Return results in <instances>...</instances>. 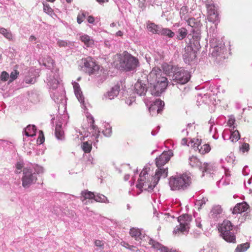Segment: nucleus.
Instances as JSON below:
<instances>
[{
	"mask_svg": "<svg viewBox=\"0 0 252 252\" xmlns=\"http://www.w3.org/2000/svg\"><path fill=\"white\" fill-rule=\"evenodd\" d=\"M150 168L148 166H145L141 172L138 179L136 187L139 189H143L151 192L158 184L160 178H165L167 177V170L160 169L159 171H156L155 176L150 178L148 172Z\"/></svg>",
	"mask_w": 252,
	"mask_h": 252,
	"instance_id": "nucleus-1",
	"label": "nucleus"
},
{
	"mask_svg": "<svg viewBox=\"0 0 252 252\" xmlns=\"http://www.w3.org/2000/svg\"><path fill=\"white\" fill-rule=\"evenodd\" d=\"M149 89L153 95L159 96L166 89L168 84L167 79L161 76V70L154 67L147 76Z\"/></svg>",
	"mask_w": 252,
	"mask_h": 252,
	"instance_id": "nucleus-2",
	"label": "nucleus"
},
{
	"mask_svg": "<svg viewBox=\"0 0 252 252\" xmlns=\"http://www.w3.org/2000/svg\"><path fill=\"white\" fill-rule=\"evenodd\" d=\"M46 82L49 87L52 99L57 103L62 102L64 98L65 93L63 88L59 85L58 73L51 71L46 79Z\"/></svg>",
	"mask_w": 252,
	"mask_h": 252,
	"instance_id": "nucleus-3",
	"label": "nucleus"
},
{
	"mask_svg": "<svg viewBox=\"0 0 252 252\" xmlns=\"http://www.w3.org/2000/svg\"><path fill=\"white\" fill-rule=\"evenodd\" d=\"M163 70L166 74L173 73L172 79L178 84H185L190 78L189 72L183 67L167 65L163 67Z\"/></svg>",
	"mask_w": 252,
	"mask_h": 252,
	"instance_id": "nucleus-4",
	"label": "nucleus"
},
{
	"mask_svg": "<svg viewBox=\"0 0 252 252\" xmlns=\"http://www.w3.org/2000/svg\"><path fill=\"white\" fill-rule=\"evenodd\" d=\"M191 183L190 176L187 173L171 177L169 184L172 190H184L188 189Z\"/></svg>",
	"mask_w": 252,
	"mask_h": 252,
	"instance_id": "nucleus-5",
	"label": "nucleus"
},
{
	"mask_svg": "<svg viewBox=\"0 0 252 252\" xmlns=\"http://www.w3.org/2000/svg\"><path fill=\"white\" fill-rule=\"evenodd\" d=\"M120 67L126 71H133L136 70L138 65V61L134 57L125 51L122 54L118 56Z\"/></svg>",
	"mask_w": 252,
	"mask_h": 252,
	"instance_id": "nucleus-6",
	"label": "nucleus"
},
{
	"mask_svg": "<svg viewBox=\"0 0 252 252\" xmlns=\"http://www.w3.org/2000/svg\"><path fill=\"white\" fill-rule=\"evenodd\" d=\"M213 30V32H211V29H210L208 32V35L210 36V45L211 47L210 53L213 57H217L222 56L226 51V49L222 41L218 40L215 28Z\"/></svg>",
	"mask_w": 252,
	"mask_h": 252,
	"instance_id": "nucleus-7",
	"label": "nucleus"
},
{
	"mask_svg": "<svg viewBox=\"0 0 252 252\" xmlns=\"http://www.w3.org/2000/svg\"><path fill=\"white\" fill-rule=\"evenodd\" d=\"M233 225L230 221L225 220L219 225V230L221 236L226 241L235 243L236 237L233 230Z\"/></svg>",
	"mask_w": 252,
	"mask_h": 252,
	"instance_id": "nucleus-8",
	"label": "nucleus"
},
{
	"mask_svg": "<svg viewBox=\"0 0 252 252\" xmlns=\"http://www.w3.org/2000/svg\"><path fill=\"white\" fill-rule=\"evenodd\" d=\"M205 6L207 10V19L209 22L215 24L214 27L210 29H211V32H213V29L214 28H215V32H216V25L220 21L218 6L209 0H207L205 1Z\"/></svg>",
	"mask_w": 252,
	"mask_h": 252,
	"instance_id": "nucleus-9",
	"label": "nucleus"
},
{
	"mask_svg": "<svg viewBox=\"0 0 252 252\" xmlns=\"http://www.w3.org/2000/svg\"><path fill=\"white\" fill-rule=\"evenodd\" d=\"M191 220V217L188 214H184L179 216L178 218V221L180 224L176 227L173 232L175 234L180 232L183 234L188 233Z\"/></svg>",
	"mask_w": 252,
	"mask_h": 252,
	"instance_id": "nucleus-10",
	"label": "nucleus"
},
{
	"mask_svg": "<svg viewBox=\"0 0 252 252\" xmlns=\"http://www.w3.org/2000/svg\"><path fill=\"white\" fill-rule=\"evenodd\" d=\"M22 178V186L24 188H28L32 185L35 183L37 180L36 174L30 168H24Z\"/></svg>",
	"mask_w": 252,
	"mask_h": 252,
	"instance_id": "nucleus-11",
	"label": "nucleus"
},
{
	"mask_svg": "<svg viewBox=\"0 0 252 252\" xmlns=\"http://www.w3.org/2000/svg\"><path fill=\"white\" fill-rule=\"evenodd\" d=\"M145 102L147 106L150 105L149 110L152 116L160 113L164 106V101L159 99H156L150 102L147 99H145Z\"/></svg>",
	"mask_w": 252,
	"mask_h": 252,
	"instance_id": "nucleus-12",
	"label": "nucleus"
},
{
	"mask_svg": "<svg viewBox=\"0 0 252 252\" xmlns=\"http://www.w3.org/2000/svg\"><path fill=\"white\" fill-rule=\"evenodd\" d=\"M173 154L171 151L163 152L158 158H156V163L158 167L157 171H160V169L167 170V176L168 175V168H164L163 166L166 164L173 156Z\"/></svg>",
	"mask_w": 252,
	"mask_h": 252,
	"instance_id": "nucleus-13",
	"label": "nucleus"
},
{
	"mask_svg": "<svg viewBox=\"0 0 252 252\" xmlns=\"http://www.w3.org/2000/svg\"><path fill=\"white\" fill-rule=\"evenodd\" d=\"M86 72L92 74L98 70L99 66L96 64L94 60L90 57L83 59L82 60Z\"/></svg>",
	"mask_w": 252,
	"mask_h": 252,
	"instance_id": "nucleus-14",
	"label": "nucleus"
},
{
	"mask_svg": "<svg viewBox=\"0 0 252 252\" xmlns=\"http://www.w3.org/2000/svg\"><path fill=\"white\" fill-rule=\"evenodd\" d=\"M189 164L192 167H198L203 173L210 172L211 165L207 163H202L196 157L189 158Z\"/></svg>",
	"mask_w": 252,
	"mask_h": 252,
	"instance_id": "nucleus-15",
	"label": "nucleus"
},
{
	"mask_svg": "<svg viewBox=\"0 0 252 252\" xmlns=\"http://www.w3.org/2000/svg\"><path fill=\"white\" fill-rule=\"evenodd\" d=\"M120 86L116 85L112 87L110 90L104 94L103 99L112 100L117 97L120 92Z\"/></svg>",
	"mask_w": 252,
	"mask_h": 252,
	"instance_id": "nucleus-16",
	"label": "nucleus"
},
{
	"mask_svg": "<svg viewBox=\"0 0 252 252\" xmlns=\"http://www.w3.org/2000/svg\"><path fill=\"white\" fill-rule=\"evenodd\" d=\"M222 212V209L221 207L219 205H215L212 208L209 214V217L214 221H217L221 218Z\"/></svg>",
	"mask_w": 252,
	"mask_h": 252,
	"instance_id": "nucleus-17",
	"label": "nucleus"
},
{
	"mask_svg": "<svg viewBox=\"0 0 252 252\" xmlns=\"http://www.w3.org/2000/svg\"><path fill=\"white\" fill-rule=\"evenodd\" d=\"M185 52L183 54V59L186 63H189L196 58L195 52L190 47H187L185 48Z\"/></svg>",
	"mask_w": 252,
	"mask_h": 252,
	"instance_id": "nucleus-18",
	"label": "nucleus"
},
{
	"mask_svg": "<svg viewBox=\"0 0 252 252\" xmlns=\"http://www.w3.org/2000/svg\"><path fill=\"white\" fill-rule=\"evenodd\" d=\"M147 91L145 85L141 81H138L134 85V91L140 96L145 94Z\"/></svg>",
	"mask_w": 252,
	"mask_h": 252,
	"instance_id": "nucleus-19",
	"label": "nucleus"
},
{
	"mask_svg": "<svg viewBox=\"0 0 252 252\" xmlns=\"http://www.w3.org/2000/svg\"><path fill=\"white\" fill-rule=\"evenodd\" d=\"M95 194L94 192L88 191V190H84L81 191L80 199L82 202L86 204L89 201H87V199L92 200L94 199Z\"/></svg>",
	"mask_w": 252,
	"mask_h": 252,
	"instance_id": "nucleus-20",
	"label": "nucleus"
},
{
	"mask_svg": "<svg viewBox=\"0 0 252 252\" xmlns=\"http://www.w3.org/2000/svg\"><path fill=\"white\" fill-rule=\"evenodd\" d=\"M129 234L136 241L142 240L145 237V234L143 233L140 229L133 227L130 229Z\"/></svg>",
	"mask_w": 252,
	"mask_h": 252,
	"instance_id": "nucleus-21",
	"label": "nucleus"
},
{
	"mask_svg": "<svg viewBox=\"0 0 252 252\" xmlns=\"http://www.w3.org/2000/svg\"><path fill=\"white\" fill-rule=\"evenodd\" d=\"M38 62L41 65H43L49 69L53 67L54 63L53 60L48 56L40 58Z\"/></svg>",
	"mask_w": 252,
	"mask_h": 252,
	"instance_id": "nucleus-22",
	"label": "nucleus"
},
{
	"mask_svg": "<svg viewBox=\"0 0 252 252\" xmlns=\"http://www.w3.org/2000/svg\"><path fill=\"white\" fill-rule=\"evenodd\" d=\"M55 135L58 140L63 141L65 139L64 131L60 123L56 124L55 129Z\"/></svg>",
	"mask_w": 252,
	"mask_h": 252,
	"instance_id": "nucleus-23",
	"label": "nucleus"
},
{
	"mask_svg": "<svg viewBox=\"0 0 252 252\" xmlns=\"http://www.w3.org/2000/svg\"><path fill=\"white\" fill-rule=\"evenodd\" d=\"M73 86L74 93L77 98L81 103H83L84 98L79 84L74 82L73 83Z\"/></svg>",
	"mask_w": 252,
	"mask_h": 252,
	"instance_id": "nucleus-24",
	"label": "nucleus"
},
{
	"mask_svg": "<svg viewBox=\"0 0 252 252\" xmlns=\"http://www.w3.org/2000/svg\"><path fill=\"white\" fill-rule=\"evenodd\" d=\"M79 39L87 47H92L94 44V41L92 37L86 34H80Z\"/></svg>",
	"mask_w": 252,
	"mask_h": 252,
	"instance_id": "nucleus-25",
	"label": "nucleus"
},
{
	"mask_svg": "<svg viewBox=\"0 0 252 252\" xmlns=\"http://www.w3.org/2000/svg\"><path fill=\"white\" fill-rule=\"evenodd\" d=\"M248 209V205L246 203L237 204L233 208V214H240Z\"/></svg>",
	"mask_w": 252,
	"mask_h": 252,
	"instance_id": "nucleus-26",
	"label": "nucleus"
},
{
	"mask_svg": "<svg viewBox=\"0 0 252 252\" xmlns=\"http://www.w3.org/2000/svg\"><path fill=\"white\" fill-rule=\"evenodd\" d=\"M211 94H206L202 95L201 94H199L197 95V102L198 103V105H200L201 102L205 103H209L211 101Z\"/></svg>",
	"mask_w": 252,
	"mask_h": 252,
	"instance_id": "nucleus-27",
	"label": "nucleus"
},
{
	"mask_svg": "<svg viewBox=\"0 0 252 252\" xmlns=\"http://www.w3.org/2000/svg\"><path fill=\"white\" fill-rule=\"evenodd\" d=\"M36 128L34 125H29L25 129V134L28 137H32L35 135Z\"/></svg>",
	"mask_w": 252,
	"mask_h": 252,
	"instance_id": "nucleus-28",
	"label": "nucleus"
},
{
	"mask_svg": "<svg viewBox=\"0 0 252 252\" xmlns=\"http://www.w3.org/2000/svg\"><path fill=\"white\" fill-rule=\"evenodd\" d=\"M147 28L148 31L153 33L159 34V32L161 28L159 26L156 25L155 23H151L148 25Z\"/></svg>",
	"mask_w": 252,
	"mask_h": 252,
	"instance_id": "nucleus-29",
	"label": "nucleus"
},
{
	"mask_svg": "<svg viewBox=\"0 0 252 252\" xmlns=\"http://www.w3.org/2000/svg\"><path fill=\"white\" fill-rule=\"evenodd\" d=\"M0 33L3 35V36L8 40H13V36L10 31H8L4 28H0Z\"/></svg>",
	"mask_w": 252,
	"mask_h": 252,
	"instance_id": "nucleus-30",
	"label": "nucleus"
},
{
	"mask_svg": "<svg viewBox=\"0 0 252 252\" xmlns=\"http://www.w3.org/2000/svg\"><path fill=\"white\" fill-rule=\"evenodd\" d=\"M159 34L170 38L173 37L175 35L174 32L170 29L168 28H162L161 27L160 30Z\"/></svg>",
	"mask_w": 252,
	"mask_h": 252,
	"instance_id": "nucleus-31",
	"label": "nucleus"
},
{
	"mask_svg": "<svg viewBox=\"0 0 252 252\" xmlns=\"http://www.w3.org/2000/svg\"><path fill=\"white\" fill-rule=\"evenodd\" d=\"M231 134L229 139L232 142H235L240 138V134L237 130L232 131L230 130Z\"/></svg>",
	"mask_w": 252,
	"mask_h": 252,
	"instance_id": "nucleus-32",
	"label": "nucleus"
},
{
	"mask_svg": "<svg viewBox=\"0 0 252 252\" xmlns=\"http://www.w3.org/2000/svg\"><path fill=\"white\" fill-rule=\"evenodd\" d=\"M94 199L96 202L109 203V201L107 197L104 195L100 193H97L96 195L95 194V197Z\"/></svg>",
	"mask_w": 252,
	"mask_h": 252,
	"instance_id": "nucleus-33",
	"label": "nucleus"
},
{
	"mask_svg": "<svg viewBox=\"0 0 252 252\" xmlns=\"http://www.w3.org/2000/svg\"><path fill=\"white\" fill-rule=\"evenodd\" d=\"M250 247V244L246 243L238 245L235 250V252H244Z\"/></svg>",
	"mask_w": 252,
	"mask_h": 252,
	"instance_id": "nucleus-34",
	"label": "nucleus"
},
{
	"mask_svg": "<svg viewBox=\"0 0 252 252\" xmlns=\"http://www.w3.org/2000/svg\"><path fill=\"white\" fill-rule=\"evenodd\" d=\"M188 9L187 6H183L180 11V15L182 20H187L188 18Z\"/></svg>",
	"mask_w": 252,
	"mask_h": 252,
	"instance_id": "nucleus-35",
	"label": "nucleus"
},
{
	"mask_svg": "<svg viewBox=\"0 0 252 252\" xmlns=\"http://www.w3.org/2000/svg\"><path fill=\"white\" fill-rule=\"evenodd\" d=\"M179 34L178 35V39L179 40H182L185 38L188 34V31L184 28H181L178 31Z\"/></svg>",
	"mask_w": 252,
	"mask_h": 252,
	"instance_id": "nucleus-36",
	"label": "nucleus"
},
{
	"mask_svg": "<svg viewBox=\"0 0 252 252\" xmlns=\"http://www.w3.org/2000/svg\"><path fill=\"white\" fill-rule=\"evenodd\" d=\"M211 150V148L209 144H204L200 146L198 151L201 154H205L208 153Z\"/></svg>",
	"mask_w": 252,
	"mask_h": 252,
	"instance_id": "nucleus-37",
	"label": "nucleus"
},
{
	"mask_svg": "<svg viewBox=\"0 0 252 252\" xmlns=\"http://www.w3.org/2000/svg\"><path fill=\"white\" fill-rule=\"evenodd\" d=\"M82 148L84 152L86 153L90 152L92 149V142L88 141L83 142L82 145Z\"/></svg>",
	"mask_w": 252,
	"mask_h": 252,
	"instance_id": "nucleus-38",
	"label": "nucleus"
},
{
	"mask_svg": "<svg viewBox=\"0 0 252 252\" xmlns=\"http://www.w3.org/2000/svg\"><path fill=\"white\" fill-rule=\"evenodd\" d=\"M43 10L46 13L51 16V17L55 15L53 10L49 6L48 4L44 3H43Z\"/></svg>",
	"mask_w": 252,
	"mask_h": 252,
	"instance_id": "nucleus-39",
	"label": "nucleus"
},
{
	"mask_svg": "<svg viewBox=\"0 0 252 252\" xmlns=\"http://www.w3.org/2000/svg\"><path fill=\"white\" fill-rule=\"evenodd\" d=\"M94 121L93 119V118H92V128L93 129V135L95 137V138H97L98 137V136H99V134L100 133V131L99 130L98 127L94 125Z\"/></svg>",
	"mask_w": 252,
	"mask_h": 252,
	"instance_id": "nucleus-40",
	"label": "nucleus"
},
{
	"mask_svg": "<svg viewBox=\"0 0 252 252\" xmlns=\"http://www.w3.org/2000/svg\"><path fill=\"white\" fill-rule=\"evenodd\" d=\"M208 199L206 197H203L196 201L195 205L198 206V209L201 208L208 201Z\"/></svg>",
	"mask_w": 252,
	"mask_h": 252,
	"instance_id": "nucleus-41",
	"label": "nucleus"
},
{
	"mask_svg": "<svg viewBox=\"0 0 252 252\" xmlns=\"http://www.w3.org/2000/svg\"><path fill=\"white\" fill-rule=\"evenodd\" d=\"M190 142L191 144L193 143V144L191 145V146L193 147L195 151H197L200 146L201 140H199L198 139L196 140L193 139L191 140Z\"/></svg>",
	"mask_w": 252,
	"mask_h": 252,
	"instance_id": "nucleus-42",
	"label": "nucleus"
},
{
	"mask_svg": "<svg viewBox=\"0 0 252 252\" xmlns=\"http://www.w3.org/2000/svg\"><path fill=\"white\" fill-rule=\"evenodd\" d=\"M105 129L103 130V133L105 136H110L111 135L112 130L110 126L108 124L105 125Z\"/></svg>",
	"mask_w": 252,
	"mask_h": 252,
	"instance_id": "nucleus-43",
	"label": "nucleus"
},
{
	"mask_svg": "<svg viewBox=\"0 0 252 252\" xmlns=\"http://www.w3.org/2000/svg\"><path fill=\"white\" fill-rule=\"evenodd\" d=\"M192 127V124L191 123L188 124L187 126L186 129H183L182 130V133L183 136H187L189 135V133L191 130V128ZM192 130V128H191Z\"/></svg>",
	"mask_w": 252,
	"mask_h": 252,
	"instance_id": "nucleus-44",
	"label": "nucleus"
},
{
	"mask_svg": "<svg viewBox=\"0 0 252 252\" xmlns=\"http://www.w3.org/2000/svg\"><path fill=\"white\" fill-rule=\"evenodd\" d=\"M192 37H193L192 40H193V41H194L193 44H194L195 46L197 47L198 46H199V40L200 39L199 33L196 32L195 33V34H194L192 36Z\"/></svg>",
	"mask_w": 252,
	"mask_h": 252,
	"instance_id": "nucleus-45",
	"label": "nucleus"
},
{
	"mask_svg": "<svg viewBox=\"0 0 252 252\" xmlns=\"http://www.w3.org/2000/svg\"><path fill=\"white\" fill-rule=\"evenodd\" d=\"M24 166V164L22 162L19 161L17 162L15 165V173L16 174L20 173L22 171V170L23 169Z\"/></svg>",
	"mask_w": 252,
	"mask_h": 252,
	"instance_id": "nucleus-46",
	"label": "nucleus"
},
{
	"mask_svg": "<svg viewBox=\"0 0 252 252\" xmlns=\"http://www.w3.org/2000/svg\"><path fill=\"white\" fill-rule=\"evenodd\" d=\"M250 150V146L248 143H244L240 146V150L242 153H244L246 152H248Z\"/></svg>",
	"mask_w": 252,
	"mask_h": 252,
	"instance_id": "nucleus-47",
	"label": "nucleus"
},
{
	"mask_svg": "<svg viewBox=\"0 0 252 252\" xmlns=\"http://www.w3.org/2000/svg\"><path fill=\"white\" fill-rule=\"evenodd\" d=\"M68 42L66 40L59 39L57 41V45L60 47H65L68 44Z\"/></svg>",
	"mask_w": 252,
	"mask_h": 252,
	"instance_id": "nucleus-48",
	"label": "nucleus"
},
{
	"mask_svg": "<svg viewBox=\"0 0 252 252\" xmlns=\"http://www.w3.org/2000/svg\"><path fill=\"white\" fill-rule=\"evenodd\" d=\"M19 72L17 70H14L11 72L10 75V79L9 82H11L15 79H16L17 77V75H18Z\"/></svg>",
	"mask_w": 252,
	"mask_h": 252,
	"instance_id": "nucleus-49",
	"label": "nucleus"
},
{
	"mask_svg": "<svg viewBox=\"0 0 252 252\" xmlns=\"http://www.w3.org/2000/svg\"><path fill=\"white\" fill-rule=\"evenodd\" d=\"M85 17H86L85 13H79L77 16V23L78 24H80L84 21V19H85Z\"/></svg>",
	"mask_w": 252,
	"mask_h": 252,
	"instance_id": "nucleus-50",
	"label": "nucleus"
},
{
	"mask_svg": "<svg viewBox=\"0 0 252 252\" xmlns=\"http://www.w3.org/2000/svg\"><path fill=\"white\" fill-rule=\"evenodd\" d=\"M9 77V75L6 71H2L0 75V79L3 81H6Z\"/></svg>",
	"mask_w": 252,
	"mask_h": 252,
	"instance_id": "nucleus-51",
	"label": "nucleus"
},
{
	"mask_svg": "<svg viewBox=\"0 0 252 252\" xmlns=\"http://www.w3.org/2000/svg\"><path fill=\"white\" fill-rule=\"evenodd\" d=\"M44 172V169L42 166L36 165L34 167V171L33 172L36 173L37 174H42Z\"/></svg>",
	"mask_w": 252,
	"mask_h": 252,
	"instance_id": "nucleus-52",
	"label": "nucleus"
},
{
	"mask_svg": "<svg viewBox=\"0 0 252 252\" xmlns=\"http://www.w3.org/2000/svg\"><path fill=\"white\" fill-rule=\"evenodd\" d=\"M234 157L232 154H230L225 158L226 161L229 163L233 164L234 162Z\"/></svg>",
	"mask_w": 252,
	"mask_h": 252,
	"instance_id": "nucleus-53",
	"label": "nucleus"
},
{
	"mask_svg": "<svg viewBox=\"0 0 252 252\" xmlns=\"http://www.w3.org/2000/svg\"><path fill=\"white\" fill-rule=\"evenodd\" d=\"M188 25L191 27L192 28L194 27L195 25V19L193 18H187V20H186Z\"/></svg>",
	"mask_w": 252,
	"mask_h": 252,
	"instance_id": "nucleus-54",
	"label": "nucleus"
},
{
	"mask_svg": "<svg viewBox=\"0 0 252 252\" xmlns=\"http://www.w3.org/2000/svg\"><path fill=\"white\" fill-rule=\"evenodd\" d=\"M44 141V137L43 135V132L42 131H40V134L39 135V137L37 139V142L38 144H41Z\"/></svg>",
	"mask_w": 252,
	"mask_h": 252,
	"instance_id": "nucleus-55",
	"label": "nucleus"
},
{
	"mask_svg": "<svg viewBox=\"0 0 252 252\" xmlns=\"http://www.w3.org/2000/svg\"><path fill=\"white\" fill-rule=\"evenodd\" d=\"M235 122V120L234 117H231L229 118L228 121L227 122V125L229 127H232L233 126V130L234 129L235 126H233Z\"/></svg>",
	"mask_w": 252,
	"mask_h": 252,
	"instance_id": "nucleus-56",
	"label": "nucleus"
},
{
	"mask_svg": "<svg viewBox=\"0 0 252 252\" xmlns=\"http://www.w3.org/2000/svg\"><path fill=\"white\" fill-rule=\"evenodd\" d=\"M25 82L28 84H33L35 82V79L34 77L30 78L28 77H26L24 79Z\"/></svg>",
	"mask_w": 252,
	"mask_h": 252,
	"instance_id": "nucleus-57",
	"label": "nucleus"
},
{
	"mask_svg": "<svg viewBox=\"0 0 252 252\" xmlns=\"http://www.w3.org/2000/svg\"><path fill=\"white\" fill-rule=\"evenodd\" d=\"M94 245L96 247L102 248L104 246V242L102 241L96 240L94 242Z\"/></svg>",
	"mask_w": 252,
	"mask_h": 252,
	"instance_id": "nucleus-58",
	"label": "nucleus"
},
{
	"mask_svg": "<svg viewBox=\"0 0 252 252\" xmlns=\"http://www.w3.org/2000/svg\"><path fill=\"white\" fill-rule=\"evenodd\" d=\"M124 246L127 249H129L131 251H134L135 247L134 246L130 245L127 243H124Z\"/></svg>",
	"mask_w": 252,
	"mask_h": 252,
	"instance_id": "nucleus-59",
	"label": "nucleus"
},
{
	"mask_svg": "<svg viewBox=\"0 0 252 252\" xmlns=\"http://www.w3.org/2000/svg\"><path fill=\"white\" fill-rule=\"evenodd\" d=\"M87 21L89 23L93 24L94 22V19L92 16H89L88 17Z\"/></svg>",
	"mask_w": 252,
	"mask_h": 252,
	"instance_id": "nucleus-60",
	"label": "nucleus"
},
{
	"mask_svg": "<svg viewBox=\"0 0 252 252\" xmlns=\"http://www.w3.org/2000/svg\"><path fill=\"white\" fill-rule=\"evenodd\" d=\"M187 142H188V139L184 137L181 140V144L182 145H188V146H189V145H188L187 144Z\"/></svg>",
	"mask_w": 252,
	"mask_h": 252,
	"instance_id": "nucleus-61",
	"label": "nucleus"
},
{
	"mask_svg": "<svg viewBox=\"0 0 252 252\" xmlns=\"http://www.w3.org/2000/svg\"><path fill=\"white\" fill-rule=\"evenodd\" d=\"M247 168H248V166H245L242 170V173L244 176H246L249 174V172L247 171Z\"/></svg>",
	"mask_w": 252,
	"mask_h": 252,
	"instance_id": "nucleus-62",
	"label": "nucleus"
},
{
	"mask_svg": "<svg viewBox=\"0 0 252 252\" xmlns=\"http://www.w3.org/2000/svg\"><path fill=\"white\" fill-rule=\"evenodd\" d=\"M134 101V99H130V98H128V99H126V103L128 105H130Z\"/></svg>",
	"mask_w": 252,
	"mask_h": 252,
	"instance_id": "nucleus-63",
	"label": "nucleus"
},
{
	"mask_svg": "<svg viewBox=\"0 0 252 252\" xmlns=\"http://www.w3.org/2000/svg\"><path fill=\"white\" fill-rule=\"evenodd\" d=\"M195 221H196V226L198 227L201 228L202 225H201V221H200V219H196Z\"/></svg>",
	"mask_w": 252,
	"mask_h": 252,
	"instance_id": "nucleus-64",
	"label": "nucleus"
}]
</instances>
